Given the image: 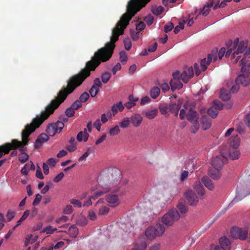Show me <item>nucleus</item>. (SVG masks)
I'll use <instances>...</instances> for the list:
<instances>
[{
	"label": "nucleus",
	"instance_id": "obj_1",
	"mask_svg": "<svg viewBox=\"0 0 250 250\" xmlns=\"http://www.w3.org/2000/svg\"><path fill=\"white\" fill-rule=\"evenodd\" d=\"M108 60H91L86 64L88 69L83 70L81 74L72 78L68 83L67 88L60 92L57 99L52 102L51 104L48 106L45 111L42 112L41 116H37L34 119L30 125L26 126L22 133V142L16 140H13L11 143H6L3 146H0V158L4 154L9 153L11 148L16 149L19 148L21 152L19 155V161L24 163L28 159V155L24 152L25 147L23 146L26 145L28 142L27 138L36 128L39 127L40 125L46 119L49 115L52 113L60 104L66 98L67 95L71 93L74 89L80 85L83 80L90 74L89 70H94L97 67L101 62H105Z\"/></svg>",
	"mask_w": 250,
	"mask_h": 250
},
{
	"label": "nucleus",
	"instance_id": "obj_2",
	"mask_svg": "<svg viewBox=\"0 0 250 250\" xmlns=\"http://www.w3.org/2000/svg\"><path fill=\"white\" fill-rule=\"evenodd\" d=\"M120 175V171L115 167H108L103 170L97 178L99 186L101 189L92 187L91 190L93 192V195L84 203L83 206L86 207L91 206L92 204L91 199L95 200L109 191L125 193L123 184L119 182Z\"/></svg>",
	"mask_w": 250,
	"mask_h": 250
},
{
	"label": "nucleus",
	"instance_id": "obj_3",
	"mask_svg": "<svg viewBox=\"0 0 250 250\" xmlns=\"http://www.w3.org/2000/svg\"><path fill=\"white\" fill-rule=\"evenodd\" d=\"M250 49L247 50L241 59L240 65L241 66L242 74L236 79L235 83L246 86L250 83Z\"/></svg>",
	"mask_w": 250,
	"mask_h": 250
},
{
	"label": "nucleus",
	"instance_id": "obj_4",
	"mask_svg": "<svg viewBox=\"0 0 250 250\" xmlns=\"http://www.w3.org/2000/svg\"><path fill=\"white\" fill-rule=\"evenodd\" d=\"M247 42L241 41L239 42L238 39L228 47L225 55L226 57H230L233 63H237L241 59L240 54H242L247 47Z\"/></svg>",
	"mask_w": 250,
	"mask_h": 250
},
{
	"label": "nucleus",
	"instance_id": "obj_5",
	"mask_svg": "<svg viewBox=\"0 0 250 250\" xmlns=\"http://www.w3.org/2000/svg\"><path fill=\"white\" fill-rule=\"evenodd\" d=\"M166 227L160 223L150 226L146 228L145 235L149 240H153L157 237H161L164 234Z\"/></svg>",
	"mask_w": 250,
	"mask_h": 250
},
{
	"label": "nucleus",
	"instance_id": "obj_6",
	"mask_svg": "<svg viewBox=\"0 0 250 250\" xmlns=\"http://www.w3.org/2000/svg\"><path fill=\"white\" fill-rule=\"evenodd\" d=\"M180 218L178 211L175 209L170 210L165 214L160 219V221L164 226H172Z\"/></svg>",
	"mask_w": 250,
	"mask_h": 250
},
{
	"label": "nucleus",
	"instance_id": "obj_7",
	"mask_svg": "<svg viewBox=\"0 0 250 250\" xmlns=\"http://www.w3.org/2000/svg\"><path fill=\"white\" fill-rule=\"evenodd\" d=\"M230 233L232 236L236 239H239L241 240H246L249 242V229L247 227H233L231 230Z\"/></svg>",
	"mask_w": 250,
	"mask_h": 250
},
{
	"label": "nucleus",
	"instance_id": "obj_8",
	"mask_svg": "<svg viewBox=\"0 0 250 250\" xmlns=\"http://www.w3.org/2000/svg\"><path fill=\"white\" fill-rule=\"evenodd\" d=\"M64 127V124L60 121H57L55 123L48 125L46 132L47 134L51 137L55 136L56 134L61 132Z\"/></svg>",
	"mask_w": 250,
	"mask_h": 250
},
{
	"label": "nucleus",
	"instance_id": "obj_9",
	"mask_svg": "<svg viewBox=\"0 0 250 250\" xmlns=\"http://www.w3.org/2000/svg\"><path fill=\"white\" fill-rule=\"evenodd\" d=\"M226 52V49L222 47L219 51L217 49L213 50L208 56L207 64H210L212 62H215L218 58L221 60Z\"/></svg>",
	"mask_w": 250,
	"mask_h": 250
},
{
	"label": "nucleus",
	"instance_id": "obj_10",
	"mask_svg": "<svg viewBox=\"0 0 250 250\" xmlns=\"http://www.w3.org/2000/svg\"><path fill=\"white\" fill-rule=\"evenodd\" d=\"M185 196L190 205L194 206L197 204L202 196L197 195L194 191L190 189L185 193Z\"/></svg>",
	"mask_w": 250,
	"mask_h": 250
},
{
	"label": "nucleus",
	"instance_id": "obj_11",
	"mask_svg": "<svg viewBox=\"0 0 250 250\" xmlns=\"http://www.w3.org/2000/svg\"><path fill=\"white\" fill-rule=\"evenodd\" d=\"M227 159L223 153L212 158L211 162V165L217 170L221 169Z\"/></svg>",
	"mask_w": 250,
	"mask_h": 250
},
{
	"label": "nucleus",
	"instance_id": "obj_12",
	"mask_svg": "<svg viewBox=\"0 0 250 250\" xmlns=\"http://www.w3.org/2000/svg\"><path fill=\"white\" fill-rule=\"evenodd\" d=\"M109 192V191L108 192ZM111 192V191H110ZM108 194L105 196V200L111 208H116L119 206L121 204V201L118 195L113 194L115 192Z\"/></svg>",
	"mask_w": 250,
	"mask_h": 250
},
{
	"label": "nucleus",
	"instance_id": "obj_13",
	"mask_svg": "<svg viewBox=\"0 0 250 250\" xmlns=\"http://www.w3.org/2000/svg\"><path fill=\"white\" fill-rule=\"evenodd\" d=\"M223 153L226 159L229 158L232 160L238 159L240 155V152L238 147H229L227 151Z\"/></svg>",
	"mask_w": 250,
	"mask_h": 250
},
{
	"label": "nucleus",
	"instance_id": "obj_14",
	"mask_svg": "<svg viewBox=\"0 0 250 250\" xmlns=\"http://www.w3.org/2000/svg\"><path fill=\"white\" fill-rule=\"evenodd\" d=\"M180 74L178 72H176L173 74V79L170 81V85L171 89L174 90L176 89H180L183 86V84L180 81Z\"/></svg>",
	"mask_w": 250,
	"mask_h": 250
},
{
	"label": "nucleus",
	"instance_id": "obj_15",
	"mask_svg": "<svg viewBox=\"0 0 250 250\" xmlns=\"http://www.w3.org/2000/svg\"><path fill=\"white\" fill-rule=\"evenodd\" d=\"M193 76V70L192 66L186 67L180 77L184 83H188V80Z\"/></svg>",
	"mask_w": 250,
	"mask_h": 250
},
{
	"label": "nucleus",
	"instance_id": "obj_16",
	"mask_svg": "<svg viewBox=\"0 0 250 250\" xmlns=\"http://www.w3.org/2000/svg\"><path fill=\"white\" fill-rule=\"evenodd\" d=\"M130 119L133 126L138 127L141 125L143 117L139 113H134L131 116Z\"/></svg>",
	"mask_w": 250,
	"mask_h": 250
},
{
	"label": "nucleus",
	"instance_id": "obj_17",
	"mask_svg": "<svg viewBox=\"0 0 250 250\" xmlns=\"http://www.w3.org/2000/svg\"><path fill=\"white\" fill-rule=\"evenodd\" d=\"M219 245L223 250H230V241L225 236L220 238Z\"/></svg>",
	"mask_w": 250,
	"mask_h": 250
},
{
	"label": "nucleus",
	"instance_id": "obj_18",
	"mask_svg": "<svg viewBox=\"0 0 250 250\" xmlns=\"http://www.w3.org/2000/svg\"><path fill=\"white\" fill-rule=\"evenodd\" d=\"M250 194V191H248L244 188H238L237 189L236 195L233 201H238Z\"/></svg>",
	"mask_w": 250,
	"mask_h": 250
},
{
	"label": "nucleus",
	"instance_id": "obj_19",
	"mask_svg": "<svg viewBox=\"0 0 250 250\" xmlns=\"http://www.w3.org/2000/svg\"><path fill=\"white\" fill-rule=\"evenodd\" d=\"M194 191L196 192L199 196H203L205 194V189L199 181H196L193 185Z\"/></svg>",
	"mask_w": 250,
	"mask_h": 250
},
{
	"label": "nucleus",
	"instance_id": "obj_20",
	"mask_svg": "<svg viewBox=\"0 0 250 250\" xmlns=\"http://www.w3.org/2000/svg\"><path fill=\"white\" fill-rule=\"evenodd\" d=\"M147 246L146 241L144 240L143 236H141L135 244L134 250H145Z\"/></svg>",
	"mask_w": 250,
	"mask_h": 250
},
{
	"label": "nucleus",
	"instance_id": "obj_21",
	"mask_svg": "<svg viewBox=\"0 0 250 250\" xmlns=\"http://www.w3.org/2000/svg\"><path fill=\"white\" fill-rule=\"evenodd\" d=\"M213 0H209L203 8L199 12V13L205 16L208 15L209 13L210 8L213 5Z\"/></svg>",
	"mask_w": 250,
	"mask_h": 250
},
{
	"label": "nucleus",
	"instance_id": "obj_22",
	"mask_svg": "<svg viewBox=\"0 0 250 250\" xmlns=\"http://www.w3.org/2000/svg\"><path fill=\"white\" fill-rule=\"evenodd\" d=\"M228 144L229 147H238L240 145V138L237 134L233 135L230 138Z\"/></svg>",
	"mask_w": 250,
	"mask_h": 250
},
{
	"label": "nucleus",
	"instance_id": "obj_23",
	"mask_svg": "<svg viewBox=\"0 0 250 250\" xmlns=\"http://www.w3.org/2000/svg\"><path fill=\"white\" fill-rule=\"evenodd\" d=\"M89 133L87 131L86 129H84L83 131H80L78 133L77 136V140L79 142L83 141L86 142L88 139Z\"/></svg>",
	"mask_w": 250,
	"mask_h": 250
},
{
	"label": "nucleus",
	"instance_id": "obj_24",
	"mask_svg": "<svg viewBox=\"0 0 250 250\" xmlns=\"http://www.w3.org/2000/svg\"><path fill=\"white\" fill-rule=\"evenodd\" d=\"M125 108L124 105L121 102L117 103L114 104L111 108L112 115L115 116L119 111H122Z\"/></svg>",
	"mask_w": 250,
	"mask_h": 250
},
{
	"label": "nucleus",
	"instance_id": "obj_25",
	"mask_svg": "<svg viewBox=\"0 0 250 250\" xmlns=\"http://www.w3.org/2000/svg\"><path fill=\"white\" fill-rule=\"evenodd\" d=\"M39 235L36 233L31 234L28 235L25 240L24 244L26 246L29 244H32L35 243L38 239Z\"/></svg>",
	"mask_w": 250,
	"mask_h": 250
},
{
	"label": "nucleus",
	"instance_id": "obj_26",
	"mask_svg": "<svg viewBox=\"0 0 250 250\" xmlns=\"http://www.w3.org/2000/svg\"><path fill=\"white\" fill-rule=\"evenodd\" d=\"M201 127L204 130L208 129L211 125V120L206 116L203 117L201 119Z\"/></svg>",
	"mask_w": 250,
	"mask_h": 250
},
{
	"label": "nucleus",
	"instance_id": "obj_27",
	"mask_svg": "<svg viewBox=\"0 0 250 250\" xmlns=\"http://www.w3.org/2000/svg\"><path fill=\"white\" fill-rule=\"evenodd\" d=\"M181 102L179 101L177 104H173L169 106V109L170 112L174 114L175 116H177L178 112L181 107Z\"/></svg>",
	"mask_w": 250,
	"mask_h": 250
},
{
	"label": "nucleus",
	"instance_id": "obj_28",
	"mask_svg": "<svg viewBox=\"0 0 250 250\" xmlns=\"http://www.w3.org/2000/svg\"><path fill=\"white\" fill-rule=\"evenodd\" d=\"M189 113L187 115V119L191 123L195 122L198 121V117L196 111L192 109H190Z\"/></svg>",
	"mask_w": 250,
	"mask_h": 250
},
{
	"label": "nucleus",
	"instance_id": "obj_29",
	"mask_svg": "<svg viewBox=\"0 0 250 250\" xmlns=\"http://www.w3.org/2000/svg\"><path fill=\"white\" fill-rule=\"evenodd\" d=\"M48 135L45 133L41 134L36 141V146H39L42 144L47 142L49 139Z\"/></svg>",
	"mask_w": 250,
	"mask_h": 250
},
{
	"label": "nucleus",
	"instance_id": "obj_30",
	"mask_svg": "<svg viewBox=\"0 0 250 250\" xmlns=\"http://www.w3.org/2000/svg\"><path fill=\"white\" fill-rule=\"evenodd\" d=\"M146 117L149 120L154 119L158 114V110L156 108H153L146 111L145 112Z\"/></svg>",
	"mask_w": 250,
	"mask_h": 250
},
{
	"label": "nucleus",
	"instance_id": "obj_31",
	"mask_svg": "<svg viewBox=\"0 0 250 250\" xmlns=\"http://www.w3.org/2000/svg\"><path fill=\"white\" fill-rule=\"evenodd\" d=\"M202 181L204 183L205 187L208 189L211 190L214 188V187L211 181L208 177L204 176L202 178Z\"/></svg>",
	"mask_w": 250,
	"mask_h": 250
},
{
	"label": "nucleus",
	"instance_id": "obj_32",
	"mask_svg": "<svg viewBox=\"0 0 250 250\" xmlns=\"http://www.w3.org/2000/svg\"><path fill=\"white\" fill-rule=\"evenodd\" d=\"M220 98L223 101H228L230 98V94L228 90L223 88L221 90Z\"/></svg>",
	"mask_w": 250,
	"mask_h": 250
},
{
	"label": "nucleus",
	"instance_id": "obj_33",
	"mask_svg": "<svg viewBox=\"0 0 250 250\" xmlns=\"http://www.w3.org/2000/svg\"><path fill=\"white\" fill-rule=\"evenodd\" d=\"M191 109V108H188L187 104L185 105L184 108L180 110L179 116L181 119L183 120L186 117H187V115L189 113V111Z\"/></svg>",
	"mask_w": 250,
	"mask_h": 250
},
{
	"label": "nucleus",
	"instance_id": "obj_34",
	"mask_svg": "<svg viewBox=\"0 0 250 250\" xmlns=\"http://www.w3.org/2000/svg\"><path fill=\"white\" fill-rule=\"evenodd\" d=\"M57 230V229L54 228L52 226H48L41 231V233H45L46 234H51L53 233L54 232Z\"/></svg>",
	"mask_w": 250,
	"mask_h": 250
},
{
	"label": "nucleus",
	"instance_id": "obj_35",
	"mask_svg": "<svg viewBox=\"0 0 250 250\" xmlns=\"http://www.w3.org/2000/svg\"><path fill=\"white\" fill-rule=\"evenodd\" d=\"M130 119L128 117L124 118L119 123L121 127L126 128L129 126Z\"/></svg>",
	"mask_w": 250,
	"mask_h": 250
},
{
	"label": "nucleus",
	"instance_id": "obj_36",
	"mask_svg": "<svg viewBox=\"0 0 250 250\" xmlns=\"http://www.w3.org/2000/svg\"><path fill=\"white\" fill-rule=\"evenodd\" d=\"M233 83V82L232 81H230L228 82H227V86L228 87V88H229L231 87V91L232 92V93H235V92H236L238 91L239 89V87L238 86V84L239 83H236V84L235 85H232Z\"/></svg>",
	"mask_w": 250,
	"mask_h": 250
},
{
	"label": "nucleus",
	"instance_id": "obj_37",
	"mask_svg": "<svg viewBox=\"0 0 250 250\" xmlns=\"http://www.w3.org/2000/svg\"><path fill=\"white\" fill-rule=\"evenodd\" d=\"M68 233L73 237H76L78 233V229L75 226H71Z\"/></svg>",
	"mask_w": 250,
	"mask_h": 250
},
{
	"label": "nucleus",
	"instance_id": "obj_38",
	"mask_svg": "<svg viewBox=\"0 0 250 250\" xmlns=\"http://www.w3.org/2000/svg\"><path fill=\"white\" fill-rule=\"evenodd\" d=\"M109 208L106 206H102L99 209L98 214L99 215H105L108 213Z\"/></svg>",
	"mask_w": 250,
	"mask_h": 250
},
{
	"label": "nucleus",
	"instance_id": "obj_39",
	"mask_svg": "<svg viewBox=\"0 0 250 250\" xmlns=\"http://www.w3.org/2000/svg\"><path fill=\"white\" fill-rule=\"evenodd\" d=\"M120 132L119 126L118 125H115L113 127L110 129L109 134L111 136L118 135Z\"/></svg>",
	"mask_w": 250,
	"mask_h": 250
},
{
	"label": "nucleus",
	"instance_id": "obj_40",
	"mask_svg": "<svg viewBox=\"0 0 250 250\" xmlns=\"http://www.w3.org/2000/svg\"><path fill=\"white\" fill-rule=\"evenodd\" d=\"M160 93V90L159 88L157 87H155L150 91L151 97L153 99H155L159 96Z\"/></svg>",
	"mask_w": 250,
	"mask_h": 250
},
{
	"label": "nucleus",
	"instance_id": "obj_41",
	"mask_svg": "<svg viewBox=\"0 0 250 250\" xmlns=\"http://www.w3.org/2000/svg\"><path fill=\"white\" fill-rule=\"evenodd\" d=\"M164 9L162 6H155L152 9V13L157 16L160 15L163 11Z\"/></svg>",
	"mask_w": 250,
	"mask_h": 250
},
{
	"label": "nucleus",
	"instance_id": "obj_42",
	"mask_svg": "<svg viewBox=\"0 0 250 250\" xmlns=\"http://www.w3.org/2000/svg\"><path fill=\"white\" fill-rule=\"evenodd\" d=\"M111 78V74L109 72H104L102 74L101 78L103 83H106L110 80Z\"/></svg>",
	"mask_w": 250,
	"mask_h": 250
},
{
	"label": "nucleus",
	"instance_id": "obj_43",
	"mask_svg": "<svg viewBox=\"0 0 250 250\" xmlns=\"http://www.w3.org/2000/svg\"><path fill=\"white\" fill-rule=\"evenodd\" d=\"M177 208L181 213H185L188 210V208L182 203H179L177 205Z\"/></svg>",
	"mask_w": 250,
	"mask_h": 250
},
{
	"label": "nucleus",
	"instance_id": "obj_44",
	"mask_svg": "<svg viewBox=\"0 0 250 250\" xmlns=\"http://www.w3.org/2000/svg\"><path fill=\"white\" fill-rule=\"evenodd\" d=\"M208 113L210 117L214 118L218 115V110L215 109L213 106H212L208 109Z\"/></svg>",
	"mask_w": 250,
	"mask_h": 250
},
{
	"label": "nucleus",
	"instance_id": "obj_45",
	"mask_svg": "<svg viewBox=\"0 0 250 250\" xmlns=\"http://www.w3.org/2000/svg\"><path fill=\"white\" fill-rule=\"evenodd\" d=\"M100 88L95 87V86L92 85L91 88L89 90V93L92 97H95L98 94Z\"/></svg>",
	"mask_w": 250,
	"mask_h": 250
},
{
	"label": "nucleus",
	"instance_id": "obj_46",
	"mask_svg": "<svg viewBox=\"0 0 250 250\" xmlns=\"http://www.w3.org/2000/svg\"><path fill=\"white\" fill-rule=\"evenodd\" d=\"M90 153H91L90 148H88L87 149V150H86V151L85 152H84V154L79 158V160H78L79 161L82 162V161H85L86 160V159L87 158V157L90 154Z\"/></svg>",
	"mask_w": 250,
	"mask_h": 250
},
{
	"label": "nucleus",
	"instance_id": "obj_47",
	"mask_svg": "<svg viewBox=\"0 0 250 250\" xmlns=\"http://www.w3.org/2000/svg\"><path fill=\"white\" fill-rule=\"evenodd\" d=\"M212 106L216 110H219L222 109L223 104L218 101L215 100L213 103Z\"/></svg>",
	"mask_w": 250,
	"mask_h": 250
},
{
	"label": "nucleus",
	"instance_id": "obj_48",
	"mask_svg": "<svg viewBox=\"0 0 250 250\" xmlns=\"http://www.w3.org/2000/svg\"><path fill=\"white\" fill-rule=\"evenodd\" d=\"M191 123L193 125L190 128V130L192 133H195L198 130L199 128V125L198 121Z\"/></svg>",
	"mask_w": 250,
	"mask_h": 250
},
{
	"label": "nucleus",
	"instance_id": "obj_49",
	"mask_svg": "<svg viewBox=\"0 0 250 250\" xmlns=\"http://www.w3.org/2000/svg\"><path fill=\"white\" fill-rule=\"evenodd\" d=\"M89 97V94L87 92H84L80 96V101L82 103H84L88 100Z\"/></svg>",
	"mask_w": 250,
	"mask_h": 250
},
{
	"label": "nucleus",
	"instance_id": "obj_50",
	"mask_svg": "<svg viewBox=\"0 0 250 250\" xmlns=\"http://www.w3.org/2000/svg\"><path fill=\"white\" fill-rule=\"evenodd\" d=\"M124 42L125 48L126 50L130 49L131 47V45H132V43H131V40L127 38V39H125L124 40Z\"/></svg>",
	"mask_w": 250,
	"mask_h": 250
},
{
	"label": "nucleus",
	"instance_id": "obj_51",
	"mask_svg": "<svg viewBox=\"0 0 250 250\" xmlns=\"http://www.w3.org/2000/svg\"><path fill=\"white\" fill-rule=\"evenodd\" d=\"M207 62H208V60L206 61V59H204L202 60H201V63H200V66H201V69L202 71L206 70L207 66L209 64H207Z\"/></svg>",
	"mask_w": 250,
	"mask_h": 250
},
{
	"label": "nucleus",
	"instance_id": "obj_52",
	"mask_svg": "<svg viewBox=\"0 0 250 250\" xmlns=\"http://www.w3.org/2000/svg\"><path fill=\"white\" fill-rule=\"evenodd\" d=\"M88 217L91 220H95L97 218L96 214L93 210H90L88 211Z\"/></svg>",
	"mask_w": 250,
	"mask_h": 250
},
{
	"label": "nucleus",
	"instance_id": "obj_53",
	"mask_svg": "<svg viewBox=\"0 0 250 250\" xmlns=\"http://www.w3.org/2000/svg\"><path fill=\"white\" fill-rule=\"evenodd\" d=\"M185 21L180 22L179 24L175 27L174 32L175 34L178 33L180 30L183 29L184 28V23Z\"/></svg>",
	"mask_w": 250,
	"mask_h": 250
},
{
	"label": "nucleus",
	"instance_id": "obj_54",
	"mask_svg": "<svg viewBox=\"0 0 250 250\" xmlns=\"http://www.w3.org/2000/svg\"><path fill=\"white\" fill-rule=\"evenodd\" d=\"M70 203L73 204L75 207L80 208L82 207V203L78 200L72 199L70 200Z\"/></svg>",
	"mask_w": 250,
	"mask_h": 250
},
{
	"label": "nucleus",
	"instance_id": "obj_55",
	"mask_svg": "<svg viewBox=\"0 0 250 250\" xmlns=\"http://www.w3.org/2000/svg\"><path fill=\"white\" fill-rule=\"evenodd\" d=\"M42 199V195L39 193L37 194L36 195L35 199L34 201H33V205L34 206L38 205L39 204V203L40 202Z\"/></svg>",
	"mask_w": 250,
	"mask_h": 250
},
{
	"label": "nucleus",
	"instance_id": "obj_56",
	"mask_svg": "<svg viewBox=\"0 0 250 250\" xmlns=\"http://www.w3.org/2000/svg\"><path fill=\"white\" fill-rule=\"evenodd\" d=\"M144 20L146 22L148 25H150L153 23L154 19L152 16L148 15L147 16L145 17Z\"/></svg>",
	"mask_w": 250,
	"mask_h": 250
},
{
	"label": "nucleus",
	"instance_id": "obj_57",
	"mask_svg": "<svg viewBox=\"0 0 250 250\" xmlns=\"http://www.w3.org/2000/svg\"><path fill=\"white\" fill-rule=\"evenodd\" d=\"M188 176V172L186 170H183L181 172L180 174V180L182 181H184L186 179Z\"/></svg>",
	"mask_w": 250,
	"mask_h": 250
},
{
	"label": "nucleus",
	"instance_id": "obj_58",
	"mask_svg": "<svg viewBox=\"0 0 250 250\" xmlns=\"http://www.w3.org/2000/svg\"><path fill=\"white\" fill-rule=\"evenodd\" d=\"M120 60L122 62H126L127 61V56L125 52H121L120 54Z\"/></svg>",
	"mask_w": 250,
	"mask_h": 250
},
{
	"label": "nucleus",
	"instance_id": "obj_59",
	"mask_svg": "<svg viewBox=\"0 0 250 250\" xmlns=\"http://www.w3.org/2000/svg\"><path fill=\"white\" fill-rule=\"evenodd\" d=\"M93 86H95V87L100 88L102 86V83L101 82L99 78H96L94 81V84L93 85Z\"/></svg>",
	"mask_w": 250,
	"mask_h": 250
},
{
	"label": "nucleus",
	"instance_id": "obj_60",
	"mask_svg": "<svg viewBox=\"0 0 250 250\" xmlns=\"http://www.w3.org/2000/svg\"><path fill=\"white\" fill-rule=\"evenodd\" d=\"M174 28V25L171 22L167 23L165 26V31L168 32Z\"/></svg>",
	"mask_w": 250,
	"mask_h": 250
},
{
	"label": "nucleus",
	"instance_id": "obj_61",
	"mask_svg": "<svg viewBox=\"0 0 250 250\" xmlns=\"http://www.w3.org/2000/svg\"><path fill=\"white\" fill-rule=\"evenodd\" d=\"M145 27V24L143 22H140L137 24H136V30L139 32L141 31L142 30L144 29Z\"/></svg>",
	"mask_w": 250,
	"mask_h": 250
},
{
	"label": "nucleus",
	"instance_id": "obj_62",
	"mask_svg": "<svg viewBox=\"0 0 250 250\" xmlns=\"http://www.w3.org/2000/svg\"><path fill=\"white\" fill-rule=\"evenodd\" d=\"M81 103L80 101H76L72 104L71 107L74 110H76L82 106Z\"/></svg>",
	"mask_w": 250,
	"mask_h": 250
},
{
	"label": "nucleus",
	"instance_id": "obj_63",
	"mask_svg": "<svg viewBox=\"0 0 250 250\" xmlns=\"http://www.w3.org/2000/svg\"><path fill=\"white\" fill-rule=\"evenodd\" d=\"M150 98L147 96H145L143 97L140 102V104L141 105H145L146 104H147L150 102Z\"/></svg>",
	"mask_w": 250,
	"mask_h": 250
},
{
	"label": "nucleus",
	"instance_id": "obj_64",
	"mask_svg": "<svg viewBox=\"0 0 250 250\" xmlns=\"http://www.w3.org/2000/svg\"><path fill=\"white\" fill-rule=\"evenodd\" d=\"M75 111L74 109H73L71 107L67 109L65 111V114L68 117H72L74 114Z\"/></svg>",
	"mask_w": 250,
	"mask_h": 250
}]
</instances>
